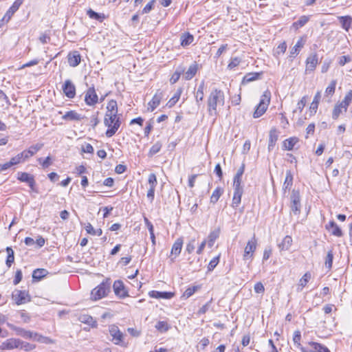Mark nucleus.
Wrapping results in <instances>:
<instances>
[{
    "label": "nucleus",
    "mask_w": 352,
    "mask_h": 352,
    "mask_svg": "<svg viewBox=\"0 0 352 352\" xmlns=\"http://www.w3.org/2000/svg\"><path fill=\"white\" fill-rule=\"evenodd\" d=\"M225 103L223 91L220 89H213L207 99L208 111L211 116H217Z\"/></svg>",
    "instance_id": "nucleus-1"
},
{
    "label": "nucleus",
    "mask_w": 352,
    "mask_h": 352,
    "mask_svg": "<svg viewBox=\"0 0 352 352\" xmlns=\"http://www.w3.org/2000/svg\"><path fill=\"white\" fill-rule=\"evenodd\" d=\"M104 124L108 127L105 134L108 138L113 136L120 126L121 122L118 114L106 113L104 119Z\"/></svg>",
    "instance_id": "nucleus-2"
},
{
    "label": "nucleus",
    "mask_w": 352,
    "mask_h": 352,
    "mask_svg": "<svg viewBox=\"0 0 352 352\" xmlns=\"http://www.w3.org/2000/svg\"><path fill=\"white\" fill-rule=\"evenodd\" d=\"M111 290V281L109 278L103 280L99 285L92 289L91 298L97 300L105 297Z\"/></svg>",
    "instance_id": "nucleus-3"
},
{
    "label": "nucleus",
    "mask_w": 352,
    "mask_h": 352,
    "mask_svg": "<svg viewBox=\"0 0 352 352\" xmlns=\"http://www.w3.org/2000/svg\"><path fill=\"white\" fill-rule=\"evenodd\" d=\"M270 91L269 90L264 91L263 94L261 97L260 102L256 107V109L253 113V117L254 118H258L264 114L270 104Z\"/></svg>",
    "instance_id": "nucleus-4"
},
{
    "label": "nucleus",
    "mask_w": 352,
    "mask_h": 352,
    "mask_svg": "<svg viewBox=\"0 0 352 352\" xmlns=\"http://www.w3.org/2000/svg\"><path fill=\"white\" fill-rule=\"evenodd\" d=\"M10 327L14 331H15L16 335L20 336L24 338L32 339L34 340H36L41 342H46L45 340H47V338L40 336L36 333H34L30 331H27L23 328L17 327L14 325H11Z\"/></svg>",
    "instance_id": "nucleus-5"
},
{
    "label": "nucleus",
    "mask_w": 352,
    "mask_h": 352,
    "mask_svg": "<svg viewBox=\"0 0 352 352\" xmlns=\"http://www.w3.org/2000/svg\"><path fill=\"white\" fill-rule=\"evenodd\" d=\"M290 199V208L292 212H293L296 215L299 214L300 213L301 208L300 196L299 192L297 190H293L291 195Z\"/></svg>",
    "instance_id": "nucleus-6"
},
{
    "label": "nucleus",
    "mask_w": 352,
    "mask_h": 352,
    "mask_svg": "<svg viewBox=\"0 0 352 352\" xmlns=\"http://www.w3.org/2000/svg\"><path fill=\"white\" fill-rule=\"evenodd\" d=\"M109 334L112 337V342L117 345H122L123 333L120 331L118 327L111 324L109 327Z\"/></svg>",
    "instance_id": "nucleus-7"
},
{
    "label": "nucleus",
    "mask_w": 352,
    "mask_h": 352,
    "mask_svg": "<svg viewBox=\"0 0 352 352\" xmlns=\"http://www.w3.org/2000/svg\"><path fill=\"white\" fill-rule=\"evenodd\" d=\"M257 240L255 234L253 235L252 238L249 240L244 250L243 255V259L246 260L253 257L254 252L256 249Z\"/></svg>",
    "instance_id": "nucleus-8"
},
{
    "label": "nucleus",
    "mask_w": 352,
    "mask_h": 352,
    "mask_svg": "<svg viewBox=\"0 0 352 352\" xmlns=\"http://www.w3.org/2000/svg\"><path fill=\"white\" fill-rule=\"evenodd\" d=\"M12 297L16 305L24 304L30 300L29 295L25 291L16 289L12 292Z\"/></svg>",
    "instance_id": "nucleus-9"
},
{
    "label": "nucleus",
    "mask_w": 352,
    "mask_h": 352,
    "mask_svg": "<svg viewBox=\"0 0 352 352\" xmlns=\"http://www.w3.org/2000/svg\"><path fill=\"white\" fill-rule=\"evenodd\" d=\"M148 183L149 185V188L147 191L146 196L148 199L152 202L154 199L155 196V188L157 185V177L154 173H151L148 175Z\"/></svg>",
    "instance_id": "nucleus-10"
},
{
    "label": "nucleus",
    "mask_w": 352,
    "mask_h": 352,
    "mask_svg": "<svg viewBox=\"0 0 352 352\" xmlns=\"http://www.w3.org/2000/svg\"><path fill=\"white\" fill-rule=\"evenodd\" d=\"M113 289L115 294L121 298L129 296L128 291L125 288L123 282L120 280H117L114 282Z\"/></svg>",
    "instance_id": "nucleus-11"
},
{
    "label": "nucleus",
    "mask_w": 352,
    "mask_h": 352,
    "mask_svg": "<svg viewBox=\"0 0 352 352\" xmlns=\"http://www.w3.org/2000/svg\"><path fill=\"white\" fill-rule=\"evenodd\" d=\"M21 344V340L16 338H10L4 341L0 345L1 350H12L14 349H19Z\"/></svg>",
    "instance_id": "nucleus-12"
},
{
    "label": "nucleus",
    "mask_w": 352,
    "mask_h": 352,
    "mask_svg": "<svg viewBox=\"0 0 352 352\" xmlns=\"http://www.w3.org/2000/svg\"><path fill=\"white\" fill-rule=\"evenodd\" d=\"M63 91L69 98H74L76 95V87L70 80H65L63 85Z\"/></svg>",
    "instance_id": "nucleus-13"
},
{
    "label": "nucleus",
    "mask_w": 352,
    "mask_h": 352,
    "mask_svg": "<svg viewBox=\"0 0 352 352\" xmlns=\"http://www.w3.org/2000/svg\"><path fill=\"white\" fill-rule=\"evenodd\" d=\"M24 0H15L12 6L8 9V10L5 14L2 20L6 21L8 23L10 19L12 18V15L15 12L18 10L19 7L21 6Z\"/></svg>",
    "instance_id": "nucleus-14"
},
{
    "label": "nucleus",
    "mask_w": 352,
    "mask_h": 352,
    "mask_svg": "<svg viewBox=\"0 0 352 352\" xmlns=\"http://www.w3.org/2000/svg\"><path fill=\"white\" fill-rule=\"evenodd\" d=\"M98 100V96L94 87L89 88L85 96V101L88 105H94L97 103Z\"/></svg>",
    "instance_id": "nucleus-15"
},
{
    "label": "nucleus",
    "mask_w": 352,
    "mask_h": 352,
    "mask_svg": "<svg viewBox=\"0 0 352 352\" xmlns=\"http://www.w3.org/2000/svg\"><path fill=\"white\" fill-rule=\"evenodd\" d=\"M18 179L22 182H26L32 190H34L35 180L34 177L28 173H18Z\"/></svg>",
    "instance_id": "nucleus-16"
},
{
    "label": "nucleus",
    "mask_w": 352,
    "mask_h": 352,
    "mask_svg": "<svg viewBox=\"0 0 352 352\" xmlns=\"http://www.w3.org/2000/svg\"><path fill=\"white\" fill-rule=\"evenodd\" d=\"M162 97H163L162 92L158 91L153 96L152 100L148 102V111H153L160 104Z\"/></svg>",
    "instance_id": "nucleus-17"
},
{
    "label": "nucleus",
    "mask_w": 352,
    "mask_h": 352,
    "mask_svg": "<svg viewBox=\"0 0 352 352\" xmlns=\"http://www.w3.org/2000/svg\"><path fill=\"white\" fill-rule=\"evenodd\" d=\"M43 146V144L38 143L35 145L31 146L28 150H25L21 153L23 156V160H28L29 157L33 156L37 151L41 149Z\"/></svg>",
    "instance_id": "nucleus-18"
},
{
    "label": "nucleus",
    "mask_w": 352,
    "mask_h": 352,
    "mask_svg": "<svg viewBox=\"0 0 352 352\" xmlns=\"http://www.w3.org/2000/svg\"><path fill=\"white\" fill-rule=\"evenodd\" d=\"M68 63L71 67H75L78 66L81 60V56L78 51L69 52L67 56Z\"/></svg>",
    "instance_id": "nucleus-19"
},
{
    "label": "nucleus",
    "mask_w": 352,
    "mask_h": 352,
    "mask_svg": "<svg viewBox=\"0 0 352 352\" xmlns=\"http://www.w3.org/2000/svg\"><path fill=\"white\" fill-rule=\"evenodd\" d=\"M318 63V55L314 54L309 56L306 60V71L313 72Z\"/></svg>",
    "instance_id": "nucleus-20"
},
{
    "label": "nucleus",
    "mask_w": 352,
    "mask_h": 352,
    "mask_svg": "<svg viewBox=\"0 0 352 352\" xmlns=\"http://www.w3.org/2000/svg\"><path fill=\"white\" fill-rule=\"evenodd\" d=\"M204 89L205 83L204 81H201L199 84L196 92L195 93V100L198 106L200 105V102L203 101L204 97Z\"/></svg>",
    "instance_id": "nucleus-21"
},
{
    "label": "nucleus",
    "mask_w": 352,
    "mask_h": 352,
    "mask_svg": "<svg viewBox=\"0 0 352 352\" xmlns=\"http://www.w3.org/2000/svg\"><path fill=\"white\" fill-rule=\"evenodd\" d=\"M148 294L150 297L154 298L170 299L173 296V294L172 292H157L154 290L151 291Z\"/></svg>",
    "instance_id": "nucleus-22"
},
{
    "label": "nucleus",
    "mask_w": 352,
    "mask_h": 352,
    "mask_svg": "<svg viewBox=\"0 0 352 352\" xmlns=\"http://www.w3.org/2000/svg\"><path fill=\"white\" fill-rule=\"evenodd\" d=\"M85 116H82L80 113H77L75 111H67L65 115L63 116L62 118L65 120H80L83 119Z\"/></svg>",
    "instance_id": "nucleus-23"
},
{
    "label": "nucleus",
    "mask_w": 352,
    "mask_h": 352,
    "mask_svg": "<svg viewBox=\"0 0 352 352\" xmlns=\"http://www.w3.org/2000/svg\"><path fill=\"white\" fill-rule=\"evenodd\" d=\"M183 239L178 238L175 243H173L171 248V254L175 256V258L177 257L181 252L182 245H183Z\"/></svg>",
    "instance_id": "nucleus-24"
},
{
    "label": "nucleus",
    "mask_w": 352,
    "mask_h": 352,
    "mask_svg": "<svg viewBox=\"0 0 352 352\" xmlns=\"http://www.w3.org/2000/svg\"><path fill=\"white\" fill-rule=\"evenodd\" d=\"M23 156L21 153H19L16 156L12 157L10 160L5 164H3V166L6 168V170L8 169L11 166L14 165H16L21 162H23Z\"/></svg>",
    "instance_id": "nucleus-25"
},
{
    "label": "nucleus",
    "mask_w": 352,
    "mask_h": 352,
    "mask_svg": "<svg viewBox=\"0 0 352 352\" xmlns=\"http://www.w3.org/2000/svg\"><path fill=\"white\" fill-rule=\"evenodd\" d=\"M309 345L311 348L307 349V352H330L327 347L317 342H309Z\"/></svg>",
    "instance_id": "nucleus-26"
},
{
    "label": "nucleus",
    "mask_w": 352,
    "mask_h": 352,
    "mask_svg": "<svg viewBox=\"0 0 352 352\" xmlns=\"http://www.w3.org/2000/svg\"><path fill=\"white\" fill-rule=\"evenodd\" d=\"M305 43V40L303 38V37H300L297 41V43L295 44V45L291 50L290 56L294 57L295 56H296L299 53L300 49L304 46Z\"/></svg>",
    "instance_id": "nucleus-27"
},
{
    "label": "nucleus",
    "mask_w": 352,
    "mask_h": 352,
    "mask_svg": "<svg viewBox=\"0 0 352 352\" xmlns=\"http://www.w3.org/2000/svg\"><path fill=\"white\" fill-rule=\"evenodd\" d=\"M243 193V190H234L232 201V208H236L241 204Z\"/></svg>",
    "instance_id": "nucleus-28"
},
{
    "label": "nucleus",
    "mask_w": 352,
    "mask_h": 352,
    "mask_svg": "<svg viewBox=\"0 0 352 352\" xmlns=\"http://www.w3.org/2000/svg\"><path fill=\"white\" fill-rule=\"evenodd\" d=\"M293 184V175L291 170H287L286 177L283 183V189L284 191L289 190Z\"/></svg>",
    "instance_id": "nucleus-29"
},
{
    "label": "nucleus",
    "mask_w": 352,
    "mask_h": 352,
    "mask_svg": "<svg viewBox=\"0 0 352 352\" xmlns=\"http://www.w3.org/2000/svg\"><path fill=\"white\" fill-rule=\"evenodd\" d=\"M197 70L198 65L197 63H194L190 65L188 70L184 73L185 79L188 80L192 79L197 74Z\"/></svg>",
    "instance_id": "nucleus-30"
},
{
    "label": "nucleus",
    "mask_w": 352,
    "mask_h": 352,
    "mask_svg": "<svg viewBox=\"0 0 352 352\" xmlns=\"http://www.w3.org/2000/svg\"><path fill=\"white\" fill-rule=\"evenodd\" d=\"M301 334L299 331H296L293 336L294 344L302 352H307V348L303 347L300 344Z\"/></svg>",
    "instance_id": "nucleus-31"
},
{
    "label": "nucleus",
    "mask_w": 352,
    "mask_h": 352,
    "mask_svg": "<svg viewBox=\"0 0 352 352\" xmlns=\"http://www.w3.org/2000/svg\"><path fill=\"white\" fill-rule=\"evenodd\" d=\"M278 140V134L276 130L275 129H272L270 131L269 134V144H268V149L270 151L273 149L275 144Z\"/></svg>",
    "instance_id": "nucleus-32"
},
{
    "label": "nucleus",
    "mask_w": 352,
    "mask_h": 352,
    "mask_svg": "<svg viewBox=\"0 0 352 352\" xmlns=\"http://www.w3.org/2000/svg\"><path fill=\"white\" fill-rule=\"evenodd\" d=\"M219 234H220V228H219L210 232V233L208 235V247L212 248L213 246L215 240L219 238Z\"/></svg>",
    "instance_id": "nucleus-33"
},
{
    "label": "nucleus",
    "mask_w": 352,
    "mask_h": 352,
    "mask_svg": "<svg viewBox=\"0 0 352 352\" xmlns=\"http://www.w3.org/2000/svg\"><path fill=\"white\" fill-rule=\"evenodd\" d=\"M292 244V238L290 236L287 235L283 238L282 242L279 243L278 247L280 250H288L290 248Z\"/></svg>",
    "instance_id": "nucleus-34"
},
{
    "label": "nucleus",
    "mask_w": 352,
    "mask_h": 352,
    "mask_svg": "<svg viewBox=\"0 0 352 352\" xmlns=\"http://www.w3.org/2000/svg\"><path fill=\"white\" fill-rule=\"evenodd\" d=\"M182 93V88L177 89V91H175V93L174 94V95L173 96V97L168 100L166 105L169 108L173 107L179 100Z\"/></svg>",
    "instance_id": "nucleus-35"
},
{
    "label": "nucleus",
    "mask_w": 352,
    "mask_h": 352,
    "mask_svg": "<svg viewBox=\"0 0 352 352\" xmlns=\"http://www.w3.org/2000/svg\"><path fill=\"white\" fill-rule=\"evenodd\" d=\"M48 272L45 269H36L33 271L32 278L36 280H41L43 278L47 276Z\"/></svg>",
    "instance_id": "nucleus-36"
},
{
    "label": "nucleus",
    "mask_w": 352,
    "mask_h": 352,
    "mask_svg": "<svg viewBox=\"0 0 352 352\" xmlns=\"http://www.w3.org/2000/svg\"><path fill=\"white\" fill-rule=\"evenodd\" d=\"M340 22L343 29L348 31L351 28L352 23V18L349 16H340L339 18Z\"/></svg>",
    "instance_id": "nucleus-37"
},
{
    "label": "nucleus",
    "mask_w": 352,
    "mask_h": 352,
    "mask_svg": "<svg viewBox=\"0 0 352 352\" xmlns=\"http://www.w3.org/2000/svg\"><path fill=\"white\" fill-rule=\"evenodd\" d=\"M298 142V139L297 138H290L283 142V147L285 150L292 151Z\"/></svg>",
    "instance_id": "nucleus-38"
},
{
    "label": "nucleus",
    "mask_w": 352,
    "mask_h": 352,
    "mask_svg": "<svg viewBox=\"0 0 352 352\" xmlns=\"http://www.w3.org/2000/svg\"><path fill=\"white\" fill-rule=\"evenodd\" d=\"M181 45L184 47L189 45L192 43L194 37L190 33L182 34L180 38Z\"/></svg>",
    "instance_id": "nucleus-39"
},
{
    "label": "nucleus",
    "mask_w": 352,
    "mask_h": 352,
    "mask_svg": "<svg viewBox=\"0 0 352 352\" xmlns=\"http://www.w3.org/2000/svg\"><path fill=\"white\" fill-rule=\"evenodd\" d=\"M80 320L82 322L88 324L91 327H96L98 324L96 320H94L91 316L89 315H82L80 318Z\"/></svg>",
    "instance_id": "nucleus-40"
},
{
    "label": "nucleus",
    "mask_w": 352,
    "mask_h": 352,
    "mask_svg": "<svg viewBox=\"0 0 352 352\" xmlns=\"http://www.w3.org/2000/svg\"><path fill=\"white\" fill-rule=\"evenodd\" d=\"M309 21V16H301L298 21L292 24V26L296 29L303 27Z\"/></svg>",
    "instance_id": "nucleus-41"
},
{
    "label": "nucleus",
    "mask_w": 352,
    "mask_h": 352,
    "mask_svg": "<svg viewBox=\"0 0 352 352\" xmlns=\"http://www.w3.org/2000/svg\"><path fill=\"white\" fill-rule=\"evenodd\" d=\"M320 98H321V92L317 91V93L314 96V100L310 105V109L311 111H314L315 113L316 112Z\"/></svg>",
    "instance_id": "nucleus-42"
},
{
    "label": "nucleus",
    "mask_w": 352,
    "mask_h": 352,
    "mask_svg": "<svg viewBox=\"0 0 352 352\" xmlns=\"http://www.w3.org/2000/svg\"><path fill=\"white\" fill-rule=\"evenodd\" d=\"M351 100H352V90H350L349 91H348L346 93L343 100L341 102H340V104L344 107V111H346L348 107H349V104L351 103Z\"/></svg>",
    "instance_id": "nucleus-43"
},
{
    "label": "nucleus",
    "mask_w": 352,
    "mask_h": 352,
    "mask_svg": "<svg viewBox=\"0 0 352 352\" xmlns=\"http://www.w3.org/2000/svg\"><path fill=\"white\" fill-rule=\"evenodd\" d=\"M107 109L106 113L118 114L117 102L114 100H111L107 104Z\"/></svg>",
    "instance_id": "nucleus-44"
},
{
    "label": "nucleus",
    "mask_w": 352,
    "mask_h": 352,
    "mask_svg": "<svg viewBox=\"0 0 352 352\" xmlns=\"http://www.w3.org/2000/svg\"><path fill=\"white\" fill-rule=\"evenodd\" d=\"M337 84V81L336 80H333L329 85L326 88L325 92H324V96L325 97H331L333 95L336 90V86Z\"/></svg>",
    "instance_id": "nucleus-45"
},
{
    "label": "nucleus",
    "mask_w": 352,
    "mask_h": 352,
    "mask_svg": "<svg viewBox=\"0 0 352 352\" xmlns=\"http://www.w3.org/2000/svg\"><path fill=\"white\" fill-rule=\"evenodd\" d=\"M6 252L8 253V256L6 263L7 266L8 267H10V266L14 261V253L13 250L10 247H8L6 248Z\"/></svg>",
    "instance_id": "nucleus-46"
},
{
    "label": "nucleus",
    "mask_w": 352,
    "mask_h": 352,
    "mask_svg": "<svg viewBox=\"0 0 352 352\" xmlns=\"http://www.w3.org/2000/svg\"><path fill=\"white\" fill-rule=\"evenodd\" d=\"M342 111H344V107L340 103L336 104L333 109L332 118L337 120Z\"/></svg>",
    "instance_id": "nucleus-47"
},
{
    "label": "nucleus",
    "mask_w": 352,
    "mask_h": 352,
    "mask_svg": "<svg viewBox=\"0 0 352 352\" xmlns=\"http://www.w3.org/2000/svg\"><path fill=\"white\" fill-rule=\"evenodd\" d=\"M223 193V190L220 187H217L213 192L210 197V202L215 204L217 202L221 195Z\"/></svg>",
    "instance_id": "nucleus-48"
},
{
    "label": "nucleus",
    "mask_w": 352,
    "mask_h": 352,
    "mask_svg": "<svg viewBox=\"0 0 352 352\" xmlns=\"http://www.w3.org/2000/svg\"><path fill=\"white\" fill-rule=\"evenodd\" d=\"M85 230L87 232L91 235H97L100 236L102 234V229L99 228L98 230H95L91 223H88L85 226Z\"/></svg>",
    "instance_id": "nucleus-49"
},
{
    "label": "nucleus",
    "mask_w": 352,
    "mask_h": 352,
    "mask_svg": "<svg viewBox=\"0 0 352 352\" xmlns=\"http://www.w3.org/2000/svg\"><path fill=\"white\" fill-rule=\"evenodd\" d=\"M200 289V286L195 285L190 287H188L184 292L182 297L185 298H188L191 296H192L198 289Z\"/></svg>",
    "instance_id": "nucleus-50"
},
{
    "label": "nucleus",
    "mask_w": 352,
    "mask_h": 352,
    "mask_svg": "<svg viewBox=\"0 0 352 352\" xmlns=\"http://www.w3.org/2000/svg\"><path fill=\"white\" fill-rule=\"evenodd\" d=\"M155 328L160 332L164 333L168 331L170 329L169 324L165 321H159L155 324Z\"/></svg>",
    "instance_id": "nucleus-51"
},
{
    "label": "nucleus",
    "mask_w": 352,
    "mask_h": 352,
    "mask_svg": "<svg viewBox=\"0 0 352 352\" xmlns=\"http://www.w3.org/2000/svg\"><path fill=\"white\" fill-rule=\"evenodd\" d=\"M162 146V144L161 142H157L155 144H154L150 148V151L148 152V155L153 156V155H155L156 153H157L160 151Z\"/></svg>",
    "instance_id": "nucleus-52"
},
{
    "label": "nucleus",
    "mask_w": 352,
    "mask_h": 352,
    "mask_svg": "<svg viewBox=\"0 0 352 352\" xmlns=\"http://www.w3.org/2000/svg\"><path fill=\"white\" fill-rule=\"evenodd\" d=\"M87 14L91 19H96L100 21H102L104 18V15L101 16L100 14L96 12L91 9L88 10Z\"/></svg>",
    "instance_id": "nucleus-53"
},
{
    "label": "nucleus",
    "mask_w": 352,
    "mask_h": 352,
    "mask_svg": "<svg viewBox=\"0 0 352 352\" xmlns=\"http://www.w3.org/2000/svg\"><path fill=\"white\" fill-rule=\"evenodd\" d=\"M260 76L259 73H249L246 74L243 78V81L245 82H252L253 80H255L258 78V76Z\"/></svg>",
    "instance_id": "nucleus-54"
},
{
    "label": "nucleus",
    "mask_w": 352,
    "mask_h": 352,
    "mask_svg": "<svg viewBox=\"0 0 352 352\" xmlns=\"http://www.w3.org/2000/svg\"><path fill=\"white\" fill-rule=\"evenodd\" d=\"M311 275L309 272H306L300 279V285L303 287L311 279Z\"/></svg>",
    "instance_id": "nucleus-55"
},
{
    "label": "nucleus",
    "mask_w": 352,
    "mask_h": 352,
    "mask_svg": "<svg viewBox=\"0 0 352 352\" xmlns=\"http://www.w3.org/2000/svg\"><path fill=\"white\" fill-rule=\"evenodd\" d=\"M333 258V252L331 250H330L327 252V254L326 256V261H325V265H326V267H327L329 269L332 267Z\"/></svg>",
    "instance_id": "nucleus-56"
},
{
    "label": "nucleus",
    "mask_w": 352,
    "mask_h": 352,
    "mask_svg": "<svg viewBox=\"0 0 352 352\" xmlns=\"http://www.w3.org/2000/svg\"><path fill=\"white\" fill-rule=\"evenodd\" d=\"M219 262V256L213 258L208 265V270L212 271Z\"/></svg>",
    "instance_id": "nucleus-57"
},
{
    "label": "nucleus",
    "mask_w": 352,
    "mask_h": 352,
    "mask_svg": "<svg viewBox=\"0 0 352 352\" xmlns=\"http://www.w3.org/2000/svg\"><path fill=\"white\" fill-rule=\"evenodd\" d=\"M35 348V346L28 342H25L21 340V344L19 349H23L26 351H31Z\"/></svg>",
    "instance_id": "nucleus-58"
},
{
    "label": "nucleus",
    "mask_w": 352,
    "mask_h": 352,
    "mask_svg": "<svg viewBox=\"0 0 352 352\" xmlns=\"http://www.w3.org/2000/svg\"><path fill=\"white\" fill-rule=\"evenodd\" d=\"M38 160L44 168L49 167L52 164L50 156H47L44 160L42 158H39Z\"/></svg>",
    "instance_id": "nucleus-59"
},
{
    "label": "nucleus",
    "mask_w": 352,
    "mask_h": 352,
    "mask_svg": "<svg viewBox=\"0 0 352 352\" xmlns=\"http://www.w3.org/2000/svg\"><path fill=\"white\" fill-rule=\"evenodd\" d=\"M241 178L234 177V190H243V186H241Z\"/></svg>",
    "instance_id": "nucleus-60"
},
{
    "label": "nucleus",
    "mask_w": 352,
    "mask_h": 352,
    "mask_svg": "<svg viewBox=\"0 0 352 352\" xmlns=\"http://www.w3.org/2000/svg\"><path fill=\"white\" fill-rule=\"evenodd\" d=\"M241 62V59L238 57H235V58H233L231 59L230 63L228 64V68L232 69L234 67H236V66H238L239 65Z\"/></svg>",
    "instance_id": "nucleus-61"
},
{
    "label": "nucleus",
    "mask_w": 352,
    "mask_h": 352,
    "mask_svg": "<svg viewBox=\"0 0 352 352\" xmlns=\"http://www.w3.org/2000/svg\"><path fill=\"white\" fill-rule=\"evenodd\" d=\"M22 277H23V275H22L21 270H17L16 272V274H15L14 279L13 280V284L14 285H18L21 281Z\"/></svg>",
    "instance_id": "nucleus-62"
},
{
    "label": "nucleus",
    "mask_w": 352,
    "mask_h": 352,
    "mask_svg": "<svg viewBox=\"0 0 352 352\" xmlns=\"http://www.w3.org/2000/svg\"><path fill=\"white\" fill-rule=\"evenodd\" d=\"M254 292L257 294H262L265 291V287L262 283L258 282L254 285Z\"/></svg>",
    "instance_id": "nucleus-63"
},
{
    "label": "nucleus",
    "mask_w": 352,
    "mask_h": 352,
    "mask_svg": "<svg viewBox=\"0 0 352 352\" xmlns=\"http://www.w3.org/2000/svg\"><path fill=\"white\" fill-rule=\"evenodd\" d=\"M331 234L336 236L340 237L342 236L343 233L341 229L338 226L337 224L333 227V228L331 230Z\"/></svg>",
    "instance_id": "nucleus-64"
}]
</instances>
